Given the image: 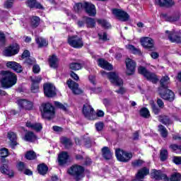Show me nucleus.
<instances>
[{
	"label": "nucleus",
	"mask_w": 181,
	"mask_h": 181,
	"mask_svg": "<svg viewBox=\"0 0 181 181\" xmlns=\"http://www.w3.org/2000/svg\"><path fill=\"white\" fill-rule=\"evenodd\" d=\"M100 74L103 77H107L111 84H112L113 86H117V87H120L118 90H115V93H117V94H120L121 95H122L127 93V89L122 87V86L124 85V81H122V78H119V76L117 73L115 72L107 73L105 72V71H101Z\"/></svg>",
	"instance_id": "1"
},
{
	"label": "nucleus",
	"mask_w": 181,
	"mask_h": 181,
	"mask_svg": "<svg viewBox=\"0 0 181 181\" xmlns=\"http://www.w3.org/2000/svg\"><path fill=\"white\" fill-rule=\"evenodd\" d=\"M1 74L3 76L1 83L3 88H11L16 84L18 78L15 74L9 71H3Z\"/></svg>",
	"instance_id": "2"
},
{
	"label": "nucleus",
	"mask_w": 181,
	"mask_h": 181,
	"mask_svg": "<svg viewBox=\"0 0 181 181\" xmlns=\"http://www.w3.org/2000/svg\"><path fill=\"white\" fill-rule=\"evenodd\" d=\"M67 173L71 176H74L76 180L78 181L82 177H84V167L75 164L68 169Z\"/></svg>",
	"instance_id": "3"
},
{
	"label": "nucleus",
	"mask_w": 181,
	"mask_h": 181,
	"mask_svg": "<svg viewBox=\"0 0 181 181\" xmlns=\"http://www.w3.org/2000/svg\"><path fill=\"white\" fill-rule=\"evenodd\" d=\"M43 112L42 117L43 118H46L47 119H52L54 118L55 112L54 107L50 103H45L42 105Z\"/></svg>",
	"instance_id": "4"
},
{
	"label": "nucleus",
	"mask_w": 181,
	"mask_h": 181,
	"mask_svg": "<svg viewBox=\"0 0 181 181\" xmlns=\"http://www.w3.org/2000/svg\"><path fill=\"white\" fill-rule=\"evenodd\" d=\"M115 155L117 160L119 162H129L132 158V153H129L119 148L116 149Z\"/></svg>",
	"instance_id": "5"
},
{
	"label": "nucleus",
	"mask_w": 181,
	"mask_h": 181,
	"mask_svg": "<svg viewBox=\"0 0 181 181\" xmlns=\"http://www.w3.org/2000/svg\"><path fill=\"white\" fill-rule=\"evenodd\" d=\"M68 43L69 46H71V47H74L75 49H81V47L84 46L83 39L77 35L69 37Z\"/></svg>",
	"instance_id": "6"
},
{
	"label": "nucleus",
	"mask_w": 181,
	"mask_h": 181,
	"mask_svg": "<svg viewBox=\"0 0 181 181\" xmlns=\"http://www.w3.org/2000/svg\"><path fill=\"white\" fill-rule=\"evenodd\" d=\"M138 72L139 74H142V76H145L147 80H149V81H152V83H158V77H156V75L149 72L146 70V68L139 66L138 68Z\"/></svg>",
	"instance_id": "7"
},
{
	"label": "nucleus",
	"mask_w": 181,
	"mask_h": 181,
	"mask_svg": "<svg viewBox=\"0 0 181 181\" xmlns=\"http://www.w3.org/2000/svg\"><path fill=\"white\" fill-rule=\"evenodd\" d=\"M19 45L17 43L11 45L10 46L6 47L4 51V55L7 57H11L12 56H15V54H18L19 53Z\"/></svg>",
	"instance_id": "8"
},
{
	"label": "nucleus",
	"mask_w": 181,
	"mask_h": 181,
	"mask_svg": "<svg viewBox=\"0 0 181 181\" xmlns=\"http://www.w3.org/2000/svg\"><path fill=\"white\" fill-rule=\"evenodd\" d=\"M158 94L163 98V100H167L168 101H173L175 100V93L168 89V88H163L158 89Z\"/></svg>",
	"instance_id": "9"
},
{
	"label": "nucleus",
	"mask_w": 181,
	"mask_h": 181,
	"mask_svg": "<svg viewBox=\"0 0 181 181\" xmlns=\"http://www.w3.org/2000/svg\"><path fill=\"white\" fill-rule=\"evenodd\" d=\"M140 42L144 49H148V50H155V41H153V39L144 37L141 38Z\"/></svg>",
	"instance_id": "10"
},
{
	"label": "nucleus",
	"mask_w": 181,
	"mask_h": 181,
	"mask_svg": "<svg viewBox=\"0 0 181 181\" xmlns=\"http://www.w3.org/2000/svg\"><path fill=\"white\" fill-rule=\"evenodd\" d=\"M44 94L46 97L52 98L56 95V87L52 83L44 85Z\"/></svg>",
	"instance_id": "11"
},
{
	"label": "nucleus",
	"mask_w": 181,
	"mask_h": 181,
	"mask_svg": "<svg viewBox=\"0 0 181 181\" xmlns=\"http://www.w3.org/2000/svg\"><path fill=\"white\" fill-rule=\"evenodd\" d=\"M126 67H127V74L131 76L135 73V69H136V62L132 59L127 58L126 59Z\"/></svg>",
	"instance_id": "12"
},
{
	"label": "nucleus",
	"mask_w": 181,
	"mask_h": 181,
	"mask_svg": "<svg viewBox=\"0 0 181 181\" xmlns=\"http://www.w3.org/2000/svg\"><path fill=\"white\" fill-rule=\"evenodd\" d=\"M112 13L119 21H122V22H125L129 19L128 13L122 10L115 8L112 10Z\"/></svg>",
	"instance_id": "13"
},
{
	"label": "nucleus",
	"mask_w": 181,
	"mask_h": 181,
	"mask_svg": "<svg viewBox=\"0 0 181 181\" xmlns=\"http://www.w3.org/2000/svg\"><path fill=\"white\" fill-rule=\"evenodd\" d=\"M83 114L88 119H94V109L91 105L86 104L83 105Z\"/></svg>",
	"instance_id": "14"
},
{
	"label": "nucleus",
	"mask_w": 181,
	"mask_h": 181,
	"mask_svg": "<svg viewBox=\"0 0 181 181\" xmlns=\"http://www.w3.org/2000/svg\"><path fill=\"white\" fill-rule=\"evenodd\" d=\"M1 163H3V165L0 166V172L3 173V175H7L10 177L13 176V171L9 169L7 164H5L6 163V159L2 158Z\"/></svg>",
	"instance_id": "15"
},
{
	"label": "nucleus",
	"mask_w": 181,
	"mask_h": 181,
	"mask_svg": "<svg viewBox=\"0 0 181 181\" xmlns=\"http://www.w3.org/2000/svg\"><path fill=\"white\" fill-rule=\"evenodd\" d=\"M84 9L89 16H95L97 14V10H95V6L91 3L85 2Z\"/></svg>",
	"instance_id": "16"
},
{
	"label": "nucleus",
	"mask_w": 181,
	"mask_h": 181,
	"mask_svg": "<svg viewBox=\"0 0 181 181\" xmlns=\"http://www.w3.org/2000/svg\"><path fill=\"white\" fill-rule=\"evenodd\" d=\"M67 86L68 87H69L70 89H71V91L74 93V94H76V95L82 94L83 90L78 88V83L71 80H69L67 82Z\"/></svg>",
	"instance_id": "17"
},
{
	"label": "nucleus",
	"mask_w": 181,
	"mask_h": 181,
	"mask_svg": "<svg viewBox=\"0 0 181 181\" xmlns=\"http://www.w3.org/2000/svg\"><path fill=\"white\" fill-rule=\"evenodd\" d=\"M151 175L156 180L169 181V178L165 174L162 173L160 170H153Z\"/></svg>",
	"instance_id": "18"
},
{
	"label": "nucleus",
	"mask_w": 181,
	"mask_h": 181,
	"mask_svg": "<svg viewBox=\"0 0 181 181\" xmlns=\"http://www.w3.org/2000/svg\"><path fill=\"white\" fill-rule=\"evenodd\" d=\"M18 104L19 107L23 108V110H32V108H33V103L25 99L18 100Z\"/></svg>",
	"instance_id": "19"
},
{
	"label": "nucleus",
	"mask_w": 181,
	"mask_h": 181,
	"mask_svg": "<svg viewBox=\"0 0 181 181\" xmlns=\"http://www.w3.org/2000/svg\"><path fill=\"white\" fill-rule=\"evenodd\" d=\"M167 36H168L169 40L173 43H180V37L177 36L175 31H165Z\"/></svg>",
	"instance_id": "20"
},
{
	"label": "nucleus",
	"mask_w": 181,
	"mask_h": 181,
	"mask_svg": "<svg viewBox=\"0 0 181 181\" xmlns=\"http://www.w3.org/2000/svg\"><path fill=\"white\" fill-rule=\"evenodd\" d=\"M164 19L168 22H176L180 19V13L176 12L173 16H168L167 14H163Z\"/></svg>",
	"instance_id": "21"
},
{
	"label": "nucleus",
	"mask_w": 181,
	"mask_h": 181,
	"mask_svg": "<svg viewBox=\"0 0 181 181\" xmlns=\"http://www.w3.org/2000/svg\"><path fill=\"white\" fill-rule=\"evenodd\" d=\"M69 160V154L66 151H63L59 153L58 156V162L60 166H63V165H66L67 161Z\"/></svg>",
	"instance_id": "22"
},
{
	"label": "nucleus",
	"mask_w": 181,
	"mask_h": 181,
	"mask_svg": "<svg viewBox=\"0 0 181 181\" xmlns=\"http://www.w3.org/2000/svg\"><path fill=\"white\" fill-rule=\"evenodd\" d=\"M98 64L100 66V67L104 69L105 70H112V66L111 64L108 63V62L104 59H98Z\"/></svg>",
	"instance_id": "23"
},
{
	"label": "nucleus",
	"mask_w": 181,
	"mask_h": 181,
	"mask_svg": "<svg viewBox=\"0 0 181 181\" xmlns=\"http://www.w3.org/2000/svg\"><path fill=\"white\" fill-rule=\"evenodd\" d=\"M26 127L28 128H30V129H34V131H36L37 132H39L42 131L43 127L42 126V124L40 123H32L30 121H28L26 122Z\"/></svg>",
	"instance_id": "24"
},
{
	"label": "nucleus",
	"mask_w": 181,
	"mask_h": 181,
	"mask_svg": "<svg viewBox=\"0 0 181 181\" xmlns=\"http://www.w3.org/2000/svg\"><path fill=\"white\" fill-rule=\"evenodd\" d=\"M155 4L158 6H173L175 1L173 0H155Z\"/></svg>",
	"instance_id": "25"
},
{
	"label": "nucleus",
	"mask_w": 181,
	"mask_h": 181,
	"mask_svg": "<svg viewBox=\"0 0 181 181\" xmlns=\"http://www.w3.org/2000/svg\"><path fill=\"white\" fill-rule=\"evenodd\" d=\"M126 49L129 50V52L132 54H137L138 56H142V52L141 51V49H139V48H137L132 45H126Z\"/></svg>",
	"instance_id": "26"
},
{
	"label": "nucleus",
	"mask_w": 181,
	"mask_h": 181,
	"mask_svg": "<svg viewBox=\"0 0 181 181\" xmlns=\"http://www.w3.org/2000/svg\"><path fill=\"white\" fill-rule=\"evenodd\" d=\"M149 174V170H148V168H143L141 170H140L137 175H136V179L137 180H134L133 181H144V180H139L138 179H144V177H145V176H146V175Z\"/></svg>",
	"instance_id": "27"
},
{
	"label": "nucleus",
	"mask_w": 181,
	"mask_h": 181,
	"mask_svg": "<svg viewBox=\"0 0 181 181\" xmlns=\"http://www.w3.org/2000/svg\"><path fill=\"white\" fill-rule=\"evenodd\" d=\"M160 87L158 88V90H163V88H168V85L169 83H170V78H168V76H164L163 77L160 81Z\"/></svg>",
	"instance_id": "28"
},
{
	"label": "nucleus",
	"mask_w": 181,
	"mask_h": 181,
	"mask_svg": "<svg viewBox=\"0 0 181 181\" xmlns=\"http://www.w3.org/2000/svg\"><path fill=\"white\" fill-rule=\"evenodd\" d=\"M102 155L105 159H111L112 158V153L110 148L107 146H105L102 148Z\"/></svg>",
	"instance_id": "29"
},
{
	"label": "nucleus",
	"mask_w": 181,
	"mask_h": 181,
	"mask_svg": "<svg viewBox=\"0 0 181 181\" xmlns=\"http://www.w3.org/2000/svg\"><path fill=\"white\" fill-rule=\"evenodd\" d=\"M48 62L50 67H52V69H56V67H57L58 66L57 63L59 62V59H57V57H56V55H52L49 57Z\"/></svg>",
	"instance_id": "30"
},
{
	"label": "nucleus",
	"mask_w": 181,
	"mask_h": 181,
	"mask_svg": "<svg viewBox=\"0 0 181 181\" xmlns=\"http://www.w3.org/2000/svg\"><path fill=\"white\" fill-rule=\"evenodd\" d=\"M36 135H35V133L32 132H28L24 137V140L27 141V142H33V141H36Z\"/></svg>",
	"instance_id": "31"
},
{
	"label": "nucleus",
	"mask_w": 181,
	"mask_h": 181,
	"mask_svg": "<svg viewBox=\"0 0 181 181\" xmlns=\"http://www.w3.org/2000/svg\"><path fill=\"white\" fill-rule=\"evenodd\" d=\"M84 22L86 23L87 28H95V20L90 17H84Z\"/></svg>",
	"instance_id": "32"
},
{
	"label": "nucleus",
	"mask_w": 181,
	"mask_h": 181,
	"mask_svg": "<svg viewBox=\"0 0 181 181\" xmlns=\"http://www.w3.org/2000/svg\"><path fill=\"white\" fill-rule=\"evenodd\" d=\"M35 42L38 45L39 47H45L48 45L46 40L42 37H36Z\"/></svg>",
	"instance_id": "33"
},
{
	"label": "nucleus",
	"mask_w": 181,
	"mask_h": 181,
	"mask_svg": "<svg viewBox=\"0 0 181 181\" xmlns=\"http://www.w3.org/2000/svg\"><path fill=\"white\" fill-rule=\"evenodd\" d=\"M158 121H160V122H162V124H164V125H170V124H172V120L169 119V117L165 115L159 116Z\"/></svg>",
	"instance_id": "34"
},
{
	"label": "nucleus",
	"mask_w": 181,
	"mask_h": 181,
	"mask_svg": "<svg viewBox=\"0 0 181 181\" xmlns=\"http://www.w3.org/2000/svg\"><path fill=\"white\" fill-rule=\"evenodd\" d=\"M60 141L66 148H70L73 145L71 140L67 137H61Z\"/></svg>",
	"instance_id": "35"
},
{
	"label": "nucleus",
	"mask_w": 181,
	"mask_h": 181,
	"mask_svg": "<svg viewBox=\"0 0 181 181\" xmlns=\"http://www.w3.org/2000/svg\"><path fill=\"white\" fill-rule=\"evenodd\" d=\"M47 170H49L47 165L45 164H41L38 165V173H40V175H46V173H47Z\"/></svg>",
	"instance_id": "36"
},
{
	"label": "nucleus",
	"mask_w": 181,
	"mask_h": 181,
	"mask_svg": "<svg viewBox=\"0 0 181 181\" xmlns=\"http://www.w3.org/2000/svg\"><path fill=\"white\" fill-rule=\"evenodd\" d=\"M168 150L165 149V148H162L160 150V160H162L163 162H164V160H166L168 159Z\"/></svg>",
	"instance_id": "37"
},
{
	"label": "nucleus",
	"mask_w": 181,
	"mask_h": 181,
	"mask_svg": "<svg viewBox=\"0 0 181 181\" xmlns=\"http://www.w3.org/2000/svg\"><path fill=\"white\" fill-rule=\"evenodd\" d=\"M158 131L160 132V134L163 138H166V136H168V129H166V127L163 125L160 124L158 126Z\"/></svg>",
	"instance_id": "38"
},
{
	"label": "nucleus",
	"mask_w": 181,
	"mask_h": 181,
	"mask_svg": "<svg viewBox=\"0 0 181 181\" xmlns=\"http://www.w3.org/2000/svg\"><path fill=\"white\" fill-rule=\"evenodd\" d=\"M140 115L143 118H149L151 114H149V110L146 107H143L140 110Z\"/></svg>",
	"instance_id": "39"
},
{
	"label": "nucleus",
	"mask_w": 181,
	"mask_h": 181,
	"mask_svg": "<svg viewBox=\"0 0 181 181\" xmlns=\"http://www.w3.org/2000/svg\"><path fill=\"white\" fill-rule=\"evenodd\" d=\"M39 23H40V18L37 16H34L31 19V25L33 28H37L39 26Z\"/></svg>",
	"instance_id": "40"
},
{
	"label": "nucleus",
	"mask_w": 181,
	"mask_h": 181,
	"mask_svg": "<svg viewBox=\"0 0 181 181\" xmlns=\"http://www.w3.org/2000/svg\"><path fill=\"white\" fill-rule=\"evenodd\" d=\"M69 67L71 70L77 71V70H81V69L83 68V66H81V64L74 62V63H71L69 65Z\"/></svg>",
	"instance_id": "41"
},
{
	"label": "nucleus",
	"mask_w": 181,
	"mask_h": 181,
	"mask_svg": "<svg viewBox=\"0 0 181 181\" xmlns=\"http://www.w3.org/2000/svg\"><path fill=\"white\" fill-rule=\"evenodd\" d=\"M170 149H172L174 152H176V153H180L181 152V145L177 144H170Z\"/></svg>",
	"instance_id": "42"
},
{
	"label": "nucleus",
	"mask_w": 181,
	"mask_h": 181,
	"mask_svg": "<svg viewBox=\"0 0 181 181\" xmlns=\"http://www.w3.org/2000/svg\"><path fill=\"white\" fill-rule=\"evenodd\" d=\"M25 158L28 160H33V159H36V153L34 151H28L25 154Z\"/></svg>",
	"instance_id": "43"
},
{
	"label": "nucleus",
	"mask_w": 181,
	"mask_h": 181,
	"mask_svg": "<svg viewBox=\"0 0 181 181\" xmlns=\"http://www.w3.org/2000/svg\"><path fill=\"white\" fill-rule=\"evenodd\" d=\"M150 105H151V108L153 110V112L154 114H156V115H158V114H159V112H160V109H158L156 107V105H155V102L153 100L150 101Z\"/></svg>",
	"instance_id": "44"
},
{
	"label": "nucleus",
	"mask_w": 181,
	"mask_h": 181,
	"mask_svg": "<svg viewBox=\"0 0 181 181\" xmlns=\"http://www.w3.org/2000/svg\"><path fill=\"white\" fill-rule=\"evenodd\" d=\"M170 181H180L181 180V175L177 173H173L170 179H168Z\"/></svg>",
	"instance_id": "45"
},
{
	"label": "nucleus",
	"mask_w": 181,
	"mask_h": 181,
	"mask_svg": "<svg viewBox=\"0 0 181 181\" xmlns=\"http://www.w3.org/2000/svg\"><path fill=\"white\" fill-rule=\"evenodd\" d=\"M98 23L99 25H101V26L103 28H104L105 29H108V28H110V26H111L110 25V23L107 22V21H105V20H98Z\"/></svg>",
	"instance_id": "46"
},
{
	"label": "nucleus",
	"mask_w": 181,
	"mask_h": 181,
	"mask_svg": "<svg viewBox=\"0 0 181 181\" xmlns=\"http://www.w3.org/2000/svg\"><path fill=\"white\" fill-rule=\"evenodd\" d=\"M75 12H81L84 9V3H78L74 6Z\"/></svg>",
	"instance_id": "47"
},
{
	"label": "nucleus",
	"mask_w": 181,
	"mask_h": 181,
	"mask_svg": "<svg viewBox=\"0 0 181 181\" xmlns=\"http://www.w3.org/2000/svg\"><path fill=\"white\" fill-rule=\"evenodd\" d=\"M9 155V151L7 148H3L0 149V158H6Z\"/></svg>",
	"instance_id": "48"
},
{
	"label": "nucleus",
	"mask_w": 181,
	"mask_h": 181,
	"mask_svg": "<svg viewBox=\"0 0 181 181\" xmlns=\"http://www.w3.org/2000/svg\"><path fill=\"white\" fill-rule=\"evenodd\" d=\"M15 66L18 67V69L20 68L19 64H18L17 62H15L13 61L8 62L6 63V66L8 67V69H12V70H13V69L15 68Z\"/></svg>",
	"instance_id": "49"
},
{
	"label": "nucleus",
	"mask_w": 181,
	"mask_h": 181,
	"mask_svg": "<svg viewBox=\"0 0 181 181\" xmlns=\"http://www.w3.org/2000/svg\"><path fill=\"white\" fill-rule=\"evenodd\" d=\"M13 2H15L14 0H7L4 2V8L6 9H11L13 6Z\"/></svg>",
	"instance_id": "50"
},
{
	"label": "nucleus",
	"mask_w": 181,
	"mask_h": 181,
	"mask_svg": "<svg viewBox=\"0 0 181 181\" xmlns=\"http://www.w3.org/2000/svg\"><path fill=\"white\" fill-rule=\"evenodd\" d=\"M31 80L33 81V84L39 85V83H40L42 81V76H38L35 78H31Z\"/></svg>",
	"instance_id": "51"
},
{
	"label": "nucleus",
	"mask_w": 181,
	"mask_h": 181,
	"mask_svg": "<svg viewBox=\"0 0 181 181\" xmlns=\"http://www.w3.org/2000/svg\"><path fill=\"white\" fill-rule=\"evenodd\" d=\"M144 163V161L141 160H136L132 163V166H134V168H136L138 166H141Z\"/></svg>",
	"instance_id": "52"
},
{
	"label": "nucleus",
	"mask_w": 181,
	"mask_h": 181,
	"mask_svg": "<svg viewBox=\"0 0 181 181\" xmlns=\"http://www.w3.org/2000/svg\"><path fill=\"white\" fill-rule=\"evenodd\" d=\"M35 58H32L31 57H28L26 58V59H25V63L30 65L35 64Z\"/></svg>",
	"instance_id": "53"
},
{
	"label": "nucleus",
	"mask_w": 181,
	"mask_h": 181,
	"mask_svg": "<svg viewBox=\"0 0 181 181\" xmlns=\"http://www.w3.org/2000/svg\"><path fill=\"white\" fill-rule=\"evenodd\" d=\"M36 4V0H28L26 2V5L28 8H35V5Z\"/></svg>",
	"instance_id": "54"
},
{
	"label": "nucleus",
	"mask_w": 181,
	"mask_h": 181,
	"mask_svg": "<svg viewBox=\"0 0 181 181\" xmlns=\"http://www.w3.org/2000/svg\"><path fill=\"white\" fill-rule=\"evenodd\" d=\"M8 138L11 142H13L16 139V134L13 132H8Z\"/></svg>",
	"instance_id": "55"
},
{
	"label": "nucleus",
	"mask_w": 181,
	"mask_h": 181,
	"mask_svg": "<svg viewBox=\"0 0 181 181\" xmlns=\"http://www.w3.org/2000/svg\"><path fill=\"white\" fill-rule=\"evenodd\" d=\"M95 128H96L97 131H103V129L104 128V123H103L101 122L96 123Z\"/></svg>",
	"instance_id": "56"
},
{
	"label": "nucleus",
	"mask_w": 181,
	"mask_h": 181,
	"mask_svg": "<svg viewBox=\"0 0 181 181\" xmlns=\"http://www.w3.org/2000/svg\"><path fill=\"white\" fill-rule=\"evenodd\" d=\"M54 105L56 107H57L58 108H60L61 110H63V111H66V110L64 105L62 104L60 102H54Z\"/></svg>",
	"instance_id": "57"
},
{
	"label": "nucleus",
	"mask_w": 181,
	"mask_h": 181,
	"mask_svg": "<svg viewBox=\"0 0 181 181\" xmlns=\"http://www.w3.org/2000/svg\"><path fill=\"white\" fill-rule=\"evenodd\" d=\"M173 161L175 165H181V157L179 156H175L173 158Z\"/></svg>",
	"instance_id": "58"
},
{
	"label": "nucleus",
	"mask_w": 181,
	"mask_h": 181,
	"mask_svg": "<svg viewBox=\"0 0 181 181\" xmlns=\"http://www.w3.org/2000/svg\"><path fill=\"white\" fill-rule=\"evenodd\" d=\"M31 91L33 93H37V91H39V85L33 83L31 86Z\"/></svg>",
	"instance_id": "59"
},
{
	"label": "nucleus",
	"mask_w": 181,
	"mask_h": 181,
	"mask_svg": "<svg viewBox=\"0 0 181 181\" xmlns=\"http://www.w3.org/2000/svg\"><path fill=\"white\" fill-rule=\"evenodd\" d=\"M30 53L28 50H25L22 54V59H25V60H26V59H28V57H30Z\"/></svg>",
	"instance_id": "60"
},
{
	"label": "nucleus",
	"mask_w": 181,
	"mask_h": 181,
	"mask_svg": "<svg viewBox=\"0 0 181 181\" xmlns=\"http://www.w3.org/2000/svg\"><path fill=\"white\" fill-rule=\"evenodd\" d=\"M99 36V39H100L101 40H108V38H107V33H103V34L99 33L98 34Z\"/></svg>",
	"instance_id": "61"
},
{
	"label": "nucleus",
	"mask_w": 181,
	"mask_h": 181,
	"mask_svg": "<svg viewBox=\"0 0 181 181\" xmlns=\"http://www.w3.org/2000/svg\"><path fill=\"white\" fill-rule=\"evenodd\" d=\"M18 66H19V67H18V66H14V68H13V70L14 71H16V73H22V71H23V69H22V66H21V64H18Z\"/></svg>",
	"instance_id": "62"
},
{
	"label": "nucleus",
	"mask_w": 181,
	"mask_h": 181,
	"mask_svg": "<svg viewBox=\"0 0 181 181\" xmlns=\"http://www.w3.org/2000/svg\"><path fill=\"white\" fill-rule=\"evenodd\" d=\"M18 170L22 172V170H23L25 169V163L23 162L18 163Z\"/></svg>",
	"instance_id": "63"
},
{
	"label": "nucleus",
	"mask_w": 181,
	"mask_h": 181,
	"mask_svg": "<svg viewBox=\"0 0 181 181\" xmlns=\"http://www.w3.org/2000/svg\"><path fill=\"white\" fill-rule=\"evenodd\" d=\"M33 71L35 74L39 73V71H40V66H39V65H34L33 67Z\"/></svg>",
	"instance_id": "64"
}]
</instances>
